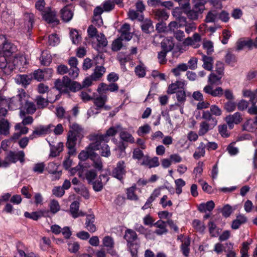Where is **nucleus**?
Segmentation results:
<instances>
[{
    "label": "nucleus",
    "instance_id": "obj_1",
    "mask_svg": "<svg viewBox=\"0 0 257 257\" xmlns=\"http://www.w3.org/2000/svg\"><path fill=\"white\" fill-rule=\"evenodd\" d=\"M15 50V46L6 39L0 45V69L6 75L10 74L15 69V65L10 60Z\"/></svg>",
    "mask_w": 257,
    "mask_h": 257
},
{
    "label": "nucleus",
    "instance_id": "obj_2",
    "mask_svg": "<svg viewBox=\"0 0 257 257\" xmlns=\"http://www.w3.org/2000/svg\"><path fill=\"white\" fill-rule=\"evenodd\" d=\"M116 130H107L105 135H94L91 136V140L94 141L90 144V148L93 150H99L101 155L108 157L110 155V148L106 143L109 140V137L114 136Z\"/></svg>",
    "mask_w": 257,
    "mask_h": 257
},
{
    "label": "nucleus",
    "instance_id": "obj_3",
    "mask_svg": "<svg viewBox=\"0 0 257 257\" xmlns=\"http://www.w3.org/2000/svg\"><path fill=\"white\" fill-rule=\"evenodd\" d=\"M55 87L61 93L76 92L81 89V85L79 83L72 81L67 76H64L62 79L56 80Z\"/></svg>",
    "mask_w": 257,
    "mask_h": 257
},
{
    "label": "nucleus",
    "instance_id": "obj_4",
    "mask_svg": "<svg viewBox=\"0 0 257 257\" xmlns=\"http://www.w3.org/2000/svg\"><path fill=\"white\" fill-rule=\"evenodd\" d=\"M222 75H216L214 73H211L209 77L208 82L209 84L206 85L203 88V91L213 97H220L223 94V90L220 87H217L215 89H213L212 85H218L221 84L220 80Z\"/></svg>",
    "mask_w": 257,
    "mask_h": 257
},
{
    "label": "nucleus",
    "instance_id": "obj_5",
    "mask_svg": "<svg viewBox=\"0 0 257 257\" xmlns=\"http://www.w3.org/2000/svg\"><path fill=\"white\" fill-rule=\"evenodd\" d=\"M81 130H70L67 138V147L69 149V154L73 155L75 154V146L76 141L82 138L80 132Z\"/></svg>",
    "mask_w": 257,
    "mask_h": 257
},
{
    "label": "nucleus",
    "instance_id": "obj_6",
    "mask_svg": "<svg viewBox=\"0 0 257 257\" xmlns=\"http://www.w3.org/2000/svg\"><path fill=\"white\" fill-rule=\"evenodd\" d=\"M25 154L23 151L18 152L10 151L6 156L5 159L3 161V167L7 168L11 164L16 163L18 161L21 163L24 161Z\"/></svg>",
    "mask_w": 257,
    "mask_h": 257
},
{
    "label": "nucleus",
    "instance_id": "obj_7",
    "mask_svg": "<svg viewBox=\"0 0 257 257\" xmlns=\"http://www.w3.org/2000/svg\"><path fill=\"white\" fill-rule=\"evenodd\" d=\"M42 15L44 20L48 23L52 24L53 26L59 23L56 12L49 7L43 12Z\"/></svg>",
    "mask_w": 257,
    "mask_h": 257
},
{
    "label": "nucleus",
    "instance_id": "obj_8",
    "mask_svg": "<svg viewBox=\"0 0 257 257\" xmlns=\"http://www.w3.org/2000/svg\"><path fill=\"white\" fill-rule=\"evenodd\" d=\"M27 94L25 92H22L16 97L8 99L7 106L10 109L15 110L18 108L22 103L23 98H26Z\"/></svg>",
    "mask_w": 257,
    "mask_h": 257
},
{
    "label": "nucleus",
    "instance_id": "obj_9",
    "mask_svg": "<svg viewBox=\"0 0 257 257\" xmlns=\"http://www.w3.org/2000/svg\"><path fill=\"white\" fill-rule=\"evenodd\" d=\"M125 168L124 162L123 161H119L117 163L116 167L112 171V176L119 180H122L126 173Z\"/></svg>",
    "mask_w": 257,
    "mask_h": 257
},
{
    "label": "nucleus",
    "instance_id": "obj_10",
    "mask_svg": "<svg viewBox=\"0 0 257 257\" xmlns=\"http://www.w3.org/2000/svg\"><path fill=\"white\" fill-rule=\"evenodd\" d=\"M46 141L49 143L50 148V156L55 157L59 156L60 153L63 151L64 148L63 143L60 142L56 145H54L52 144L53 141H51L50 138H47Z\"/></svg>",
    "mask_w": 257,
    "mask_h": 257
},
{
    "label": "nucleus",
    "instance_id": "obj_11",
    "mask_svg": "<svg viewBox=\"0 0 257 257\" xmlns=\"http://www.w3.org/2000/svg\"><path fill=\"white\" fill-rule=\"evenodd\" d=\"M74 9L72 5H67L60 11V15L64 22H68L73 18Z\"/></svg>",
    "mask_w": 257,
    "mask_h": 257
},
{
    "label": "nucleus",
    "instance_id": "obj_12",
    "mask_svg": "<svg viewBox=\"0 0 257 257\" xmlns=\"http://www.w3.org/2000/svg\"><path fill=\"white\" fill-rule=\"evenodd\" d=\"M109 180L108 176L107 174H101L99 178L92 183L93 188L95 191L98 192L102 189L103 186Z\"/></svg>",
    "mask_w": 257,
    "mask_h": 257
},
{
    "label": "nucleus",
    "instance_id": "obj_13",
    "mask_svg": "<svg viewBox=\"0 0 257 257\" xmlns=\"http://www.w3.org/2000/svg\"><path fill=\"white\" fill-rule=\"evenodd\" d=\"M225 121L230 127H233L234 124L239 123L242 117L239 112H235L232 115H229L226 116L225 118Z\"/></svg>",
    "mask_w": 257,
    "mask_h": 257
},
{
    "label": "nucleus",
    "instance_id": "obj_14",
    "mask_svg": "<svg viewBox=\"0 0 257 257\" xmlns=\"http://www.w3.org/2000/svg\"><path fill=\"white\" fill-rule=\"evenodd\" d=\"M52 73L51 69H45L44 71L38 69L33 73V77L39 81H41L44 79L45 77L47 78L51 76Z\"/></svg>",
    "mask_w": 257,
    "mask_h": 257
},
{
    "label": "nucleus",
    "instance_id": "obj_15",
    "mask_svg": "<svg viewBox=\"0 0 257 257\" xmlns=\"http://www.w3.org/2000/svg\"><path fill=\"white\" fill-rule=\"evenodd\" d=\"M119 38L123 40L130 41L132 38V34L130 33V25L128 24H123L120 30Z\"/></svg>",
    "mask_w": 257,
    "mask_h": 257
},
{
    "label": "nucleus",
    "instance_id": "obj_16",
    "mask_svg": "<svg viewBox=\"0 0 257 257\" xmlns=\"http://www.w3.org/2000/svg\"><path fill=\"white\" fill-rule=\"evenodd\" d=\"M185 85L186 83L184 80L176 81L175 83L169 85L167 92L168 94L175 93L178 90L184 89Z\"/></svg>",
    "mask_w": 257,
    "mask_h": 257
},
{
    "label": "nucleus",
    "instance_id": "obj_17",
    "mask_svg": "<svg viewBox=\"0 0 257 257\" xmlns=\"http://www.w3.org/2000/svg\"><path fill=\"white\" fill-rule=\"evenodd\" d=\"M252 41L251 39L247 38H240L236 43V50L238 51L243 49L244 47H247L249 49L252 48Z\"/></svg>",
    "mask_w": 257,
    "mask_h": 257
},
{
    "label": "nucleus",
    "instance_id": "obj_18",
    "mask_svg": "<svg viewBox=\"0 0 257 257\" xmlns=\"http://www.w3.org/2000/svg\"><path fill=\"white\" fill-rule=\"evenodd\" d=\"M90 160L91 161L92 166L97 171H101L103 168V164L100 157L95 153L91 155Z\"/></svg>",
    "mask_w": 257,
    "mask_h": 257
},
{
    "label": "nucleus",
    "instance_id": "obj_19",
    "mask_svg": "<svg viewBox=\"0 0 257 257\" xmlns=\"http://www.w3.org/2000/svg\"><path fill=\"white\" fill-rule=\"evenodd\" d=\"M79 203L77 201H74L70 205V211L73 218H77L79 216L85 215L82 211L79 210Z\"/></svg>",
    "mask_w": 257,
    "mask_h": 257
},
{
    "label": "nucleus",
    "instance_id": "obj_20",
    "mask_svg": "<svg viewBox=\"0 0 257 257\" xmlns=\"http://www.w3.org/2000/svg\"><path fill=\"white\" fill-rule=\"evenodd\" d=\"M117 58L120 63L121 68L124 70H126L125 63L132 60L131 54L123 52H119L117 55Z\"/></svg>",
    "mask_w": 257,
    "mask_h": 257
},
{
    "label": "nucleus",
    "instance_id": "obj_21",
    "mask_svg": "<svg viewBox=\"0 0 257 257\" xmlns=\"http://www.w3.org/2000/svg\"><path fill=\"white\" fill-rule=\"evenodd\" d=\"M39 59L41 64L44 66L49 65L52 61L51 55L47 50L41 52V56Z\"/></svg>",
    "mask_w": 257,
    "mask_h": 257
},
{
    "label": "nucleus",
    "instance_id": "obj_22",
    "mask_svg": "<svg viewBox=\"0 0 257 257\" xmlns=\"http://www.w3.org/2000/svg\"><path fill=\"white\" fill-rule=\"evenodd\" d=\"M154 226L158 228L155 231V233L157 235H161L167 232L166 223L165 221L160 219L155 223Z\"/></svg>",
    "mask_w": 257,
    "mask_h": 257
},
{
    "label": "nucleus",
    "instance_id": "obj_23",
    "mask_svg": "<svg viewBox=\"0 0 257 257\" xmlns=\"http://www.w3.org/2000/svg\"><path fill=\"white\" fill-rule=\"evenodd\" d=\"M141 165L148 166L150 168L157 167L159 165V159L156 157L151 159L148 156H145Z\"/></svg>",
    "mask_w": 257,
    "mask_h": 257
},
{
    "label": "nucleus",
    "instance_id": "obj_24",
    "mask_svg": "<svg viewBox=\"0 0 257 257\" xmlns=\"http://www.w3.org/2000/svg\"><path fill=\"white\" fill-rule=\"evenodd\" d=\"M137 234L136 231L131 229H127L125 231L124 238L127 242L128 244H133V242L137 239Z\"/></svg>",
    "mask_w": 257,
    "mask_h": 257
},
{
    "label": "nucleus",
    "instance_id": "obj_25",
    "mask_svg": "<svg viewBox=\"0 0 257 257\" xmlns=\"http://www.w3.org/2000/svg\"><path fill=\"white\" fill-rule=\"evenodd\" d=\"M174 46V43L173 38L171 37L164 38L161 42L162 49L167 52L171 51L173 49Z\"/></svg>",
    "mask_w": 257,
    "mask_h": 257
},
{
    "label": "nucleus",
    "instance_id": "obj_26",
    "mask_svg": "<svg viewBox=\"0 0 257 257\" xmlns=\"http://www.w3.org/2000/svg\"><path fill=\"white\" fill-rule=\"evenodd\" d=\"M94 215L93 214H89L87 215L86 220V228L90 232H94L96 230V227L93 223L94 222Z\"/></svg>",
    "mask_w": 257,
    "mask_h": 257
},
{
    "label": "nucleus",
    "instance_id": "obj_27",
    "mask_svg": "<svg viewBox=\"0 0 257 257\" xmlns=\"http://www.w3.org/2000/svg\"><path fill=\"white\" fill-rule=\"evenodd\" d=\"M215 207L214 203L213 201H209L206 203L200 204L198 206V209L201 212H205L207 211H211Z\"/></svg>",
    "mask_w": 257,
    "mask_h": 257
},
{
    "label": "nucleus",
    "instance_id": "obj_28",
    "mask_svg": "<svg viewBox=\"0 0 257 257\" xmlns=\"http://www.w3.org/2000/svg\"><path fill=\"white\" fill-rule=\"evenodd\" d=\"M32 80V76L27 75H19L16 78V81L17 83L21 84L26 86L31 83Z\"/></svg>",
    "mask_w": 257,
    "mask_h": 257
},
{
    "label": "nucleus",
    "instance_id": "obj_29",
    "mask_svg": "<svg viewBox=\"0 0 257 257\" xmlns=\"http://www.w3.org/2000/svg\"><path fill=\"white\" fill-rule=\"evenodd\" d=\"M155 18L160 22H163L168 19L169 14L165 10L158 9L155 11Z\"/></svg>",
    "mask_w": 257,
    "mask_h": 257
},
{
    "label": "nucleus",
    "instance_id": "obj_30",
    "mask_svg": "<svg viewBox=\"0 0 257 257\" xmlns=\"http://www.w3.org/2000/svg\"><path fill=\"white\" fill-rule=\"evenodd\" d=\"M202 60L203 62V68L208 71L212 69L213 60L211 57L207 56L204 54L202 55Z\"/></svg>",
    "mask_w": 257,
    "mask_h": 257
},
{
    "label": "nucleus",
    "instance_id": "obj_31",
    "mask_svg": "<svg viewBox=\"0 0 257 257\" xmlns=\"http://www.w3.org/2000/svg\"><path fill=\"white\" fill-rule=\"evenodd\" d=\"M107 99V97L106 95H100L94 99L93 103L96 108L100 109L104 106Z\"/></svg>",
    "mask_w": 257,
    "mask_h": 257
},
{
    "label": "nucleus",
    "instance_id": "obj_32",
    "mask_svg": "<svg viewBox=\"0 0 257 257\" xmlns=\"http://www.w3.org/2000/svg\"><path fill=\"white\" fill-rule=\"evenodd\" d=\"M205 144L201 142L199 146L197 148L196 151L193 154V157L195 159L198 160L202 157H204L205 154Z\"/></svg>",
    "mask_w": 257,
    "mask_h": 257
},
{
    "label": "nucleus",
    "instance_id": "obj_33",
    "mask_svg": "<svg viewBox=\"0 0 257 257\" xmlns=\"http://www.w3.org/2000/svg\"><path fill=\"white\" fill-rule=\"evenodd\" d=\"M105 68L101 66H97L95 67L93 73L91 77L93 80H96L100 78L105 73Z\"/></svg>",
    "mask_w": 257,
    "mask_h": 257
},
{
    "label": "nucleus",
    "instance_id": "obj_34",
    "mask_svg": "<svg viewBox=\"0 0 257 257\" xmlns=\"http://www.w3.org/2000/svg\"><path fill=\"white\" fill-rule=\"evenodd\" d=\"M218 21V13L215 11H210L205 17V21L206 23H215Z\"/></svg>",
    "mask_w": 257,
    "mask_h": 257
},
{
    "label": "nucleus",
    "instance_id": "obj_35",
    "mask_svg": "<svg viewBox=\"0 0 257 257\" xmlns=\"http://www.w3.org/2000/svg\"><path fill=\"white\" fill-rule=\"evenodd\" d=\"M193 8L202 14L205 10V5L207 3V0H193Z\"/></svg>",
    "mask_w": 257,
    "mask_h": 257
},
{
    "label": "nucleus",
    "instance_id": "obj_36",
    "mask_svg": "<svg viewBox=\"0 0 257 257\" xmlns=\"http://www.w3.org/2000/svg\"><path fill=\"white\" fill-rule=\"evenodd\" d=\"M94 150L90 148V145L87 148L86 151H82L78 155V158L81 161H85L87 159H90L91 155L94 154Z\"/></svg>",
    "mask_w": 257,
    "mask_h": 257
},
{
    "label": "nucleus",
    "instance_id": "obj_37",
    "mask_svg": "<svg viewBox=\"0 0 257 257\" xmlns=\"http://www.w3.org/2000/svg\"><path fill=\"white\" fill-rule=\"evenodd\" d=\"M190 244V239L189 237L184 239V242H182L181 249L183 254L185 256H188L189 253V246Z\"/></svg>",
    "mask_w": 257,
    "mask_h": 257
},
{
    "label": "nucleus",
    "instance_id": "obj_38",
    "mask_svg": "<svg viewBox=\"0 0 257 257\" xmlns=\"http://www.w3.org/2000/svg\"><path fill=\"white\" fill-rule=\"evenodd\" d=\"M217 121L215 118L212 117L207 121L202 122L200 124L201 128H210L214 127L217 124Z\"/></svg>",
    "mask_w": 257,
    "mask_h": 257
},
{
    "label": "nucleus",
    "instance_id": "obj_39",
    "mask_svg": "<svg viewBox=\"0 0 257 257\" xmlns=\"http://www.w3.org/2000/svg\"><path fill=\"white\" fill-rule=\"evenodd\" d=\"M135 72L139 77H144L146 75V67L145 65L140 62V64L136 67Z\"/></svg>",
    "mask_w": 257,
    "mask_h": 257
},
{
    "label": "nucleus",
    "instance_id": "obj_40",
    "mask_svg": "<svg viewBox=\"0 0 257 257\" xmlns=\"http://www.w3.org/2000/svg\"><path fill=\"white\" fill-rule=\"evenodd\" d=\"M142 31L146 33H150L153 29V26L151 20H146L142 22L141 25Z\"/></svg>",
    "mask_w": 257,
    "mask_h": 257
},
{
    "label": "nucleus",
    "instance_id": "obj_41",
    "mask_svg": "<svg viewBox=\"0 0 257 257\" xmlns=\"http://www.w3.org/2000/svg\"><path fill=\"white\" fill-rule=\"evenodd\" d=\"M243 128H257V116L255 119H247L244 123Z\"/></svg>",
    "mask_w": 257,
    "mask_h": 257
},
{
    "label": "nucleus",
    "instance_id": "obj_42",
    "mask_svg": "<svg viewBox=\"0 0 257 257\" xmlns=\"http://www.w3.org/2000/svg\"><path fill=\"white\" fill-rule=\"evenodd\" d=\"M186 14L188 19L192 20H196L198 19L199 15H201L202 14L198 12L193 7L192 10L187 11L186 13Z\"/></svg>",
    "mask_w": 257,
    "mask_h": 257
},
{
    "label": "nucleus",
    "instance_id": "obj_43",
    "mask_svg": "<svg viewBox=\"0 0 257 257\" xmlns=\"http://www.w3.org/2000/svg\"><path fill=\"white\" fill-rule=\"evenodd\" d=\"M96 38L98 42V44L97 45L98 47L103 48L106 46V45H107V41L103 34L100 33V34L97 35Z\"/></svg>",
    "mask_w": 257,
    "mask_h": 257
},
{
    "label": "nucleus",
    "instance_id": "obj_44",
    "mask_svg": "<svg viewBox=\"0 0 257 257\" xmlns=\"http://www.w3.org/2000/svg\"><path fill=\"white\" fill-rule=\"evenodd\" d=\"M175 93L178 102L180 104L184 103L186 99V95L184 88L178 90Z\"/></svg>",
    "mask_w": 257,
    "mask_h": 257
},
{
    "label": "nucleus",
    "instance_id": "obj_45",
    "mask_svg": "<svg viewBox=\"0 0 257 257\" xmlns=\"http://www.w3.org/2000/svg\"><path fill=\"white\" fill-rule=\"evenodd\" d=\"M136 189V185L133 186L128 188L126 190L127 198L131 200H137L138 199V196L135 193Z\"/></svg>",
    "mask_w": 257,
    "mask_h": 257
},
{
    "label": "nucleus",
    "instance_id": "obj_46",
    "mask_svg": "<svg viewBox=\"0 0 257 257\" xmlns=\"http://www.w3.org/2000/svg\"><path fill=\"white\" fill-rule=\"evenodd\" d=\"M14 62L16 63L15 64V67L16 66L20 68L21 66L24 67L27 64V59L26 57L23 56L15 58L14 59ZM13 64L14 65V63Z\"/></svg>",
    "mask_w": 257,
    "mask_h": 257
},
{
    "label": "nucleus",
    "instance_id": "obj_47",
    "mask_svg": "<svg viewBox=\"0 0 257 257\" xmlns=\"http://www.w3.org/2000/svg\"><path fill=\"white\" fill-rule=\"evenodd\" d=\"M60 38L56 34L49 35L48 38V45L51 46H55L60 43Z\"/></svg>",
    "mask_w": 257,
    "mask_h": 257
},
{
    "label": "nucleus",
    "instance_id": "obj_48",
    "mask_svg": "<svg viewBox=\"0 0 257 257\" xmlns=\"http://www.w3.org/2000/svg\"><path fill=\"white\" fill-rule=\"evenodd\" d=\"M225 62L228 65L233 66L236 62V56L230 52H228L225 57Z\"/></svg>",
    "mask_w": 257,
    "mask_h": 257
},
{
    "label": "nucleus",
    "instance_id": "obj_49",
    "mask_svg": "<svg viewBox=\"0 0 257 257\" xmlns=\"http://www.w3.org/2000/svg\"><path fill=\"white\" fill-rule=\"evenodd\" d=\"M208 228L209 233L211 236L216 237L219 234V228H218L216 225L212 221L209 222L208 223Z\"/></svg>",
    "mask_w": 257,
    "mask_h": 257
},
{
    "label": "nucleus",
    "instance_id": "obj_50",
    "mask_svg": "<svg viewBox=\"0 0 257 257\" xmlns=\"http://www.w3.org/2000/svg\"><path fill=\"white\" fill-rule=\"evenodd\" d=\"M70 37L73 44H78L81 40V36L76 30H71Z\"/></svg>",
    "mask_w": 257,
    "mask_h": 257
},
{
    "label": "nucleus",
    "instance_id": "obj_51",
    "mask_svg": "<svg viewBox=\"0 0 257 257\" xmlns=\"http://www.w3.org/2000/svg\"><path fill=\"white\" fill-rule=\"evenodd\" d=\"M51 241L48 237H43L40 243V246L42 250H46L51 246Z\"/></svg>",
    "mask_w": 257,
    "mask_h": 257
},
{
    "label": "nucleus",
    "instance_id": "obj_52",
    "mask_svg": "<svg viewBox=\"0 0 257 257\" xmlns=\"http://www.w3.org/2000/svg\"><path fill=\"white\" fill-rule=\"evenodd\" d=\"M128 16L129 18L132 20L135 19H138L139 20L141 21L143 19V14L140 13L138 11H136L133 10L129 11L128 13Z\"/></svg>",
    "mask_w": 257,
    "mask_h": 257
},
{
    "label": "nucleus",
    "instance_id": "obj_53",
    "mask_svg": "<svg viewBox=\"0 0 257 257\" xmlns=\"http://www.w3.org/2000/svg\"><path fill=\"white\" fill-rule=\"evenodd\" d=\"M203 162L200 161L197 163L196 167L194 168L193 173L196 178L201 176L203 170Z\"/></svg>",
    "mask_w": 257,
    "mask_h": 257
},
{
    "label": "nucleus",
    "instance_id": "obj_54",
    "mask_svg": "<svg viewBox=\"0 0 257 257\" xmlns=\"http://www.w3.org/2000/svg\"><path fill=\"white\" fill-rule=\"evenodd\" d=\"M145 156H146L144 155L143 151L139 148L135 149L133 152V158L135 160H138V161L141 160H143V161Z\"/></svg>",
    "mask_w": 257,
    "mask_h": 257
},
{
    "label": "nucleus",
    "instance_id": "obj_55",
    "mask_svg": "<svg viewBox=\"0 0 257 257\" xmlns=\"http://www.w3.org/2000/svg\"><path fill=\"white\" fill-rule=\"evenodd\" d=\"M102 242L103 246L108 248H112L114 246L113 239L109 236H105L103 239Z\"/></svg>",
    "mask_w": 257,
    "mask_h": 257
},
{
    "label": "nucleus",
    "instance_id": "obj_56",
    "mask_svg": "<svg viewBox=\"0 0 257 257\" xmlns=\"http://www.w3.org/2000/svg\"><path fill=\"white\" fill-rule=\"evenodd\" d=\"M32 122V117L31 116L26 117L23 119L22 123H17L15 126V128H27L24 126L28 124H30Z\"/></svg>",
    "mask_w": 257,
    "mask_h": 257
},
{
    "label": "nucleus",
    "instance_id": "obj_57",
    "mask_svg": "<svg viewBox=\"0 0 257 257\" xmlns=\"http://www.w3.org/2000/svg\"><path fill=\"white\" fill-rule=\"evenodd\" d=\"M192 226L197 231L200 232H203L205 228L204 225L197 219L193 220Z\"/></svg>",
    "mask_w": 257,
    "mask_h": 257
},
{
    "label": "nucleus",
    "instance_id": "obj_58",
    "mask_svg": "<svg viewBox=\"0 0 257 257\" xmlns=\"http://www.w3.org/2000/svg\"><path fill=\"white\" fill-rule=\"evenodd\" d=\"M120 137L121 139L124 141L130 142L131 143L135 142V139L132 136V135L124 131L121 132L120 133Z\"/></svg>",
    "mask_w": 257,
    "mask_h": 257
},
{
    "label": "nucleus",
    "instance_id": "obj_59",
    "mask_svg": "<svg viewBox=\"0 0 257 257\" xmlns=\"http://www.w3.org/2000/svg\"><path fill=\"white\" fill-rule=\"evenodd\" d=\"M50 208L53 213H56L60 210V206L57 201L52 200L50 203Z\"/></svg>",
    "mask_w": 257,
    "mask_h": 257
},
{
    "label": "nucleus",
    "instance_id": "obj_60",
    "mask_svg": "<svg viewBox=\"0 0 257 257\" xmlns=\"http://www.w3.org/2000/svg\"><path fill=\"white\" fill-rule=\"evenodd\" d=\"M233 209L232 207L228 204H226L223 206L221 212L222 215L225 217H229L232 213Z\"/></svg>",
    "mask_w": 257,
    "mask_h": 257
},
{
    "label": "nucleus",
    "instance_id": "obj_61",
    "mask_svg": "<svg viewBox=\"0 0 257 257\" xmlns=\"http://www.w3.org/2000/svg\"><path fill=\"white\" fill-rule=\"evenodd\" d=\"M97 176V173L95 170H90L86 173V178L89 183H93Z\"/></svg>",
    "mask_w": 257,
    "mask_h": 257
},
{
    "label": "nucleus",
    "instance_id": "obj_62",
    "mask_svg": "<svg viewBox=\"0 0 257 257\" xmlns=\"http://www.w3.org/2000/svg\"><path fill=\"white\" fill-rule=\"evenodd\" d=\"M220 20L224 23L228 22L229 20V14L225 11H222L220 13H218V20Z\"/></svg>",
    "mask_w": 257,
    "mask_h": 257
},
{
    "label": "nucleus",
    "instance_id": "obj_63",
    "mask_svg": "<svg viewBox=\"0 0 257 257\" xmlns=\"http://www.w3.org/2000/svg\"><path fill=\"white\" fill-rule=\"evenodd\" d=\"M134 229L140 233L145 235L146 237H147V233L148 229L141 224L138 223H135L134 225Z\"/></svg>",
    "mask_w": 257,
    "mask_h": 257
},
{
    "label": "nucleus",
    "instance_id": "obj_64",
    "mask_svg": "<svg viewBox=\"0 0 257 257\" xmlns=\"http://www.w3.org/2000/svg\"><path fill=\"white\" fill-rule=\"evenodd\" d=\"M120 38L114 40L112 44V50L113 51H119L122 46V41Z\"/></svg>",
    "mask_w": 257,
    "mask_h": 257
}]
</instances>
